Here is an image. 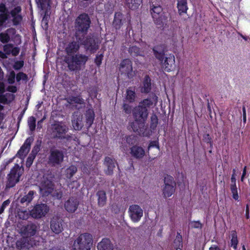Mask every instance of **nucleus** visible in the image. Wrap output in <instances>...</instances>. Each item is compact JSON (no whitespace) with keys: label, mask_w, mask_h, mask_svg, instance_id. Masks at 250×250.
<instances>
[{"label":"nucleus","mask_w":250,"mask_h":250,"mask_svg":"<svg viewBox=\"0 0 250 250\" xmlns=\"http://www.w3.org/2000/svg\"><path fill=\"white\" fill-rule=\"evenodd\" d=\"M7 101L6 96L3 94H0V103L2 104H5Z\"/></svg>","instance_id":"63"},{"label":"nucleus","mask_w":250,"mask_h":250,"mask_svg":"<svg viewBox=\"0 0 250 250\" xmlns=\"http://www.w3.org/2000/svg\"><path fill=\"white\" fill-rule=\"evenodd\" d=\"M165 71L169 72L173 71L175 67V60L174 55L170 54L166 57L161 62Z\"/></svg>","instance_id":"16"},{"label":"nucleus","mask_w":250,"mask_h":250,"mask_svg":"<svg viewBox=\"0 0 250 250\" xmlns=\"http://www.w3.org/2000/svg\"><path fill=\"white\" fill-rule=\"evenodd\" d=\"M7 90L12 93H16L17 91V88L15 85H9L7 87Z\"/></svg>","instance_id":"61"},{"label":"nucleus","mask_w":250,"mask_h":250,"mask_svg":"<svg viewBox=\"0 0 250 250\" xmlns=\"http://www.w3.org/2000/svg\"><path fill=\"white\" fill-rule=\"evenodd\" d=\"M230 247L234 250H236L237 249L239 240L237 233L235 230H232L230 231Z\"/></svg>","instance_id":"34"},{"label":"nucleus","mask_w":250,"mask_h":250,"mask_svg":"<svg viewBox=\"0 0 250 250\" xmlns=\"http://www.w3.org/2000/svg\"><path fill=\"white\" fill-rule=\"evenodd\" d=\"M91 23L89 15L85 13L80 14L76 18L74 21L76 39L80 41L81 37H84L87 34Z\"/></svg>","instance_id":"3"},{"label":"nucleus","mask_w":250,"mask_h":250,"mask_svg":"<svg viewBox=\"0 0 250 250\" xmlns=\"http://www.w3.org/2000/svg\"><path fill=\"white\" fill-rule=\"evenodd\" d=\"M165 186L163 189V194L165 198L170 197L175 192L176 183L171 175L167 174L164 179Z\"/></svg>","instance_id":"9"},{"label":"nucleus","mask_w":250,"mask_h":250,"mask_svg":"<svg viewBox=\"0 0 250 250\" xmlns=\"http://www.w3.org/2000/svg\"><path fill=\"white\" fill-rule=\"evenodd\" d=\"M21 11V6H17L15 7L14 9L11 10L10 14L12 17H15L17 15H21L20 13Z\"/></svg>","instance_id":"54"},{"label":"nucleus","mask_w":250,"mask_h":250,"mask_svg":"<svg viewBox=\"0 0 250 250\" xmlns=\"http://www.w3.org/2000/svg\"><path fill=\"white\" fill-rule=\"evenodd\" d=\"M0 20L4 23L9 18V13L5 4L3 3H0Z\"/></svg>","instance_id":"33"},{"label":"nucleus","mask_w":250,"mask_h":250,"mask_svg":"<svg viewBox=\"0 0 250 250\" xmlns=\"http://www.w3.org/2000/svg\"><path fill=\"white\" fill-rule=\"evenodd\" d=\"M130 124V126L135 132L141 134L144 133V127L146 122H140L136 119Z\"/></svg>","instance_id":"25"},{"label":"nucleus","mask_w":250,"mask_h":250,"mask_svg":"<svg viewBox=\"0 0 250 250\" xmlns=\"http://www.w3.org/2000/svg\"><path fill=\"white\" fill-rule=\"evenodd\" d=\"M115 160L109 157L106 156L104 158V165L107 167L105 170V173L107 175H112L113 170L115 167Z\"/></svg>","instance_id":"22"},{"label":"nucleus","mask_w":250,"mask_h":250,"mask_svg":"<svg viewBox=\"0 0 250 250\" xmlns=\"http://www.w3.org/2000/svg\"><path fill=\"white\" fill-rule=\"evenodd\" d=\"M16 74L15 72L12 70L7 77V82L9 84H13L15 82L16 79Z\"/></svg>","instance_id":"52"},{"label":"nucleus","mask_w":250,"mask_h":250,"mask_svg":"<svg viewBox=\"0 0 250 250\" xmlns=\"http://www.w3.org/2000/svg\"><path fill=\"white\" fill-rule=\"evenodd\" d=\"M13 47L12 44H7L4 45L3 50L7 54H9L11 51V48Z\"/></svg>","instance_id":"60"},{"label":"nucleus","mask_w":250,"mask_h":250,"mask_svg":"<svg viewBox=\"0 0 250 250\" xmlns=\"http://www.w3.org/2000/svg\"><path fill=\"white\" fill-rule=\"evenodd\" d=\"M12 22L14 25L17 26L20 24L22 20L21 15H17L15 17H12Z\"/></svg>","instance_id":"55"},{"label":"nucleus","mask_w":250,"mask_h":250,"mask_svg":"<svg viewBox=\"0 0 250 250\" xmlns=\"http://www.w3.org/2000/svg\"><path fill=\"white\" fill-rule=\"evenodd\" d=\"M86 126L89 128L93 123L95 115L92 111H88L86 112Z\"/></svg>","instance_id":"39"},{"label":"nucleus","mask_w":250,"mask_h":250,"mask_svg":"<svg viewBox=\"0 0 250 250\" xmlns=\"http://www.w3.org/2000/svg\"><path fill=\"white\" fill-rule=\"evenodd\" d=\"M153 147H156L158 149H159L160 147H159V143L158 141H150L149 144L148 146V150H149L150 149V148Z\"/></svg>","instance_id":"58"},{"label":"nucleus","mask_w":250,"mask_h":250,"mask_svg":"<svg viewBox=\"0 0 250 250\" xmlns=\"http://www.w3.org/2000/svg\"><path fill=\"white\" fill-rule=\"evenodd\" d=\"M177 8L179 15L187 14L188 9L187 0H177Z\"/></svg>","instance_id":"31"},{"label":"nucleus","mask_w":250,"mask_h":250,"mask_svg":"<svg viewBox=\"0 0 250 250\" xmlns=\"http://www.w3.org/2000/svg\"><path fill=\"white\" fill-rule=\"evenodd\" d=\"M70 103H74L78 104H83L84 103L83 99L80 96H72L70 98Z\"/></svg>","instance_id":"49"},{"label":"nucleus","mask_w":250,"mask_h":250,"mask_svg":"<svg viewBox=\"0 0 250 250\" xmlns=\"http://www.w3.org/2000/svg\"><path fill=\"white\" fill-rule=\"evenodd\" d=\"M16 79L18 83L21 81H23L26 83L28 81V77L27 75L25 73L22 72H20L16 74Z\"/></svg>","instance_id":"43"},{"label":"nucleus","mask_w":250,"mask_h":250,"mask_svg":"<svg viewBox=\"0 0 250 250\" xmlns=\"http://www.w3.org/2000/svg\"><path fill=\"white\" fill-rule=\"evenodd\" d=\"M28 238L23 236L19 239L16 243V247L18 249L23 250L26 248L28 245Z\"/></svg>","instance_id":"36"},{"label":"nucleus","mask_w":250,"mask_h":250,"mask_svg":"<svg viewBox=\"0 0 250 250\" xmlns=\"http://www.w3.org/2000/svg\"><path fill=\"white\" fill-rule=\"evenodd\" d=\"M77 167L74 165H71L65 170V175L67 179H71L77 171Z\"/></svg>","instance_id":"41"},{"label":"nucleus","mask_w":250,"mask_h":250,"mask_svg":"<svg viewBox=\"0 0 250 250\" xmlns=\"http://www.w3.org/2000/svg\"><path fill=\"white\" fill-rule=\"evenodd\" d=\"M10 203V200L9 199H7L2 203L1 207H0V215L4 212L5 208L9 205Z\"/></svg>","instance_id":"57"},{"label":"nucleus","mask_w":250,"mask_h":250,"mask_svg":"<svg viewBox=\"0 0 250 250\" xmlns=\"http://www.w3.org/2000/svg\"><path fill=\"white\" fill-rule=\"evenodd\" d=\"M231 184H236V179L235 177V169H233V173L231 175Z\"/></svg>","instance_id":"62"},{"label":"nucleus","mask_w":250,"mask_h":250,"mask_svg":"<svg viewBox=\"0 0 250 250\" xmlns=\"http://www.w3.org/2000/svg\"><path fill=\"white\" fill-rule=\"evenodd\" d=\"M36 122V118L34 116H31L28 119V125L31 131H33L35 130Z\"/></svg>","instance_id":"45"},{"label":"nucleus","mask_w":250,"mask_h":250,"mask_svg":"<svg viewBox=\"0 0 250 250\" xmlns=\"http://www.w3.org/2000/svg\"><path fill=\"white\" fill-rule=\"evenodd\" d=\"M38 226L35 223L29 222L27 225H23L20 229L21 235L26 238H30L35 236L38 229Z\"/></svg>","instance_id":"12"},{"label":"nucleus","mask_w":250,"mask_h":250,"mask_svg":"<svg viewBox=\"0 0 250 250\" xmlns=\"http://www.w3.org/2000/svg\"><path fill=\"white\" fill-rule=\"evenodd\" d=\"M67 126L62 123L55 124L52 129V134L54 138L60 139L71 140V136L66 134L68 131Z\"/></svg>","instance_id":"8"},{"label":"nucleus","mask_w":250,"mask_h":250,"mask_svg":"<svg viewBox=\"0 0 250 250\" xmlns=\"http://www.w3.org/2000/svg\"><path fill=\"white\" fill-rule=\"evenodd\" d=\"M24 65V62L23 61H16L14 65L13 68L16 70H20Z\"/></svg>","instance_id":"56"},{"label":"nucleus","mask_w":250,"mask_h":250,"mask_svg":"<svg viewBox=\"0 0 250 250\" xmlns=\"http://www.w3.org/2000/svg\"><path fill=\"white\" fill-rule=\"evenodd\" d=\"M82 116L74 114L72 118V124L74 129L80 130L83 127Z\"/></svg>","instance_id":"30"},{"label":"nucleus","mask_w":250,"mask_h":250,"mask_svg":"<svg viewBox=\"0 0 250 250\" xmlns=\"http://www.w3.org/2000/svg\"><path fill=\"white\" fill-rule=\"evenodd\" d=\"M38 7L42 10H44L48 6H50L51 0H35Z\"/></svg>","instance_id":"42"},{"label":"nucleus","mask_w":250,"mask_h":250,"mask_svg":"<svg viewBox=\"0 0 250 250\" xmlns=\"http://www.w3.org/2000/svg\"><path fill=\"white\" fill-rule=\"evenodd\" d=\"M203 141L209 144L210 147L212 148L213 147V142L211 137L208 133H205L203 136Z\"/></svg>","instance_id":"47"},{"label":"nucleus","mask_w":250,"mask_h":250,"mask_svg":"<svg viewBox=\"0 0 250 250\" xmlns=\"http://www.w3.org/2000/svg\"><path fill=\"white\" fill-rule=\"evenodd\" d=\"M123 109L125 113L128 115L130 114L132 111L133 112L132 106L125 102L123 104Z\"/></svg>","instance_id":"48"},{"label":"nucleus","mask_w":250,"mask_h":250,"mask_svg":"<svg viewBox=\"0 0 250 250\" xmlns=\"http://www.w3.org/2000/svg\"><path fill=\"white\" fill-rule=\"evenodd\" d=\"M137 95L135 93V88L130 87L126 90L125 95V101L129 103H133L135 102Z\"/></svg>","instance_id":"28"},{"label":"nucleus","mask_w":250,"mask_h":250,"mask_svg":"<svg viewBox=\"0 0 250 250\" xmlns=\"http://www.w3.org/2000/svg\"><path fill=\"white\" fill-rule=\"evenodd\" d=\"M49 210V207L46 204H37L31 210L30 214L34 218L40 219L45 216Z\"/></svg>","instance_id":"10"},{"label":"nucleus","mask_w":250,"mask_h":250,"mask_svg":"<svg viewBox=\"0 0 250 250\" xmlns=\"http://www.w3.org/2000/svg\"><path fill=\"white\" fill-rule=\"evenodd\" d=\"M152 51L155 57L161 62L164 59L165 52L167 51V46L165 44H160L154 46Z\"/></svg>","instance_id":"19"},{"label":"nucleus","mask_w":250,"mask_h":250,"mask_svg":"<svg viewBox=\"0 0 250 250\" xmlns=\"http://www.w3.org/2000/svg\"><path fill=\"white\" fill-rule=\"evenodd\" d=\"M161 6L153 5L151 9V13L155 23L159 28L164 27L168 22L167 14L163 11Z\"/></svg>","instance_id":"5"},{"label":"nucleus","mask_w":250,"mask_h":250,"mask_svg":"<svg viewBox=\"0 0 250 250\" xmlns=\"http://www.w3.org/2000/svg\"><path fill=\"white\" fill-rule=\"evenodd\" d=\"M140 91L142 94H149L152 90L151 79L148 75L145 76L140 86Z\"/></svg>","instance_id":"21"},{"label":"nucleus","mask_w":250,"mask_h":250,"mask_svg":"<svg viewBox=\"0 0 250 250\" xmlns=\"http://www.w3.org/2000/svg\"><path fill=\"white\" fill-rule=\"evenodd\" d=\"M65 151L56 148L55 146L50 147L48 157V164L51 167L60 166L63 162Z\"/></svg>","instance_id":"6"},{"label":"nucleus","mask_w":250,"mask_h":250,"mask_svg":"<svg viewBox=\"0 0 250 250\" xmlns=\"http://www.w3.org/2000/svg\"><path fill=\"white\" fill-rule=\"evenodd\" d=\"M34 141L33 137H28L16 154V157L23 159L29 153L32 143Z\"/></svg>","instance_id":"14"},{"label":"nucleus","mask_w":250,"mask_h":250,"mask_svg":"<svg viewBox=\"0 0 250 250\" xmlns=\"http://www.w3.org/2000/svg\"><path fill=\"white\" fill-rule=\"evenodd\" d=\"M36 157V156H35L31 153L29 154V156H28V157L26 159V166L27 167L29 168L32 166Z\"/></svg>","instance_id":"51"},{"label":"nucleus","mask_w":250,"mask_h":250,"mask_svg":"<svg viewBox=\"0 0 250 250\" xmlns=\"http://www.w3.org/2000/svg\"><path fill=\"white\" fill-rule=\"evenodd\" d=\"M129 217L133 222H138L143 215V210L138 205H132L128 209Z\"/></svg>","instance_id":"15"},{"label":"nucleus","mask_w":250,"mask_h":250,"mask_svg":"<svg viewBox=\"0 0 250 250\" xmlns=\"http://www.w3.org/2000/svg\"><path fill=\"white\" fill-rule=\"evenodd\" d=\"M22 175L20 166L16 164L11 168L10 173L7 175V181L6 184V188L14 187L19 182L20 177Z\"/></svg>","instance_id":"7"},{"label":"nucleus","mask_w":250,"mask_h":250,"mask_svg":"<svg viewBox=\"0 0 250 250\" xmlns=\"http://www.w3.org/2000/svg\"><path fill=\"white\" fill-rule=\"evenodd\" d=\"M158 102V97L154 92H151L146 98L144 99L133 109L134 119L140 122H146L149 114V108L155 106Z\"/></svg>","instance_id":"2"},{"label":"nucleus","mask_w":250,"mask_h":250,"mask_svg":"<svg viewBox=\"0 0 250 250\" xmlns=\"http://www.w3.org/2000/svg\"><path fill=\"white\" fill-rule=\"evenodd\" d=\"M79 204V201L76 197H70L65 202L64 207L68 212L74 213L77 210Z\"/></svg>","instance_id":"20"},{"label":"nucleus","mask_w":250,"mask_h":250,"mask_svg":"<svg viewBox=\"0 0 250 250\" xmlns=\"http://www.w3.org/2000/svg\"><path fill=\"white\" fill-rule=\"evenodd\" d=\"M98 250H113L114 245L109 238L102 239L97 245Z\"/></svg>","instance_id":"23"},{"label":"nucleus","mask_w":250,"mask_h":250,"mask_svg":"<svg viewBox=\"0 0 250 250\" xmlns=\"http://www.w3.org/2000/svg\"><path fill=\"white\" fill-rule=\"evenodd\" d=\"M159 123V119L155 113H152L150 116V128L154 131L156 129Z\"/></svg>","instance_id":"40"},{"label":"nucleus","mask_w":250,"mask_h":250,"mask_svg":"<svg viewBox=\"0 0 250 250\" xmlns=\"http://www.w3.org/2000/svg\"><path fill=\"white\" fill-rule=\"evenodd\" d=\"M84 37H82L81 44L83 45L85 48L89 50L91 53H94L99 47V42L97 39L93 36H87L84 40Z\"/></svg>","instance_id":"11"},{"label":"nucleus","mask_w":250,"mask_h":250,"mask_svg":"<svg viewBox=\"0 0 250 250\" xmlns=\"http://www.w3.org/2000/svg\"><path fill=\"white\" fill-rule=\"evenodd\" d=\"M41 141H37L35 146L33 147L32 151L30 153L37 156L39 152L41 150Z\"/></svg>","instance_id":"46"},{"label":"nucleus","mask_w":250,"mask_h":250,"mask_svg":"<svg viewBox=\"0 0 250 250\" xmlns=\"http://www.w3.org/2000/svg\"><path fill=\"white\" fill-rule=\"evenodd\" d=\"M128 51L131 57L133 58L138 56H144V51L136 45L130 46L128 48Z\"/></svg>","instance_id":"32"},{"label":"nucleus","mask_w":250,"mask_h":250,"mask_svg":"<svg viewBox=\"0 0 250 250\" xmlns=\"http://www.w3.org/2000/svg\"><path fill=\"white\" fill-rule=\"evenodd\" d=\"M97 197V204L99 207H103L106 204L107 201V196L106 192L103 189L99 190L96 194Z\"/></svg>","instance_id":"27"},{"label":"nucleus","mask_w":250,"mask_h":250,"mask_svg":"<svg viewBox=\"0 0 250 250\" xmlns=\"http://www.w3.org/2000/svg\"><path fill=\"white\" fill-rule=\"evenodd\" d=\"M191 226L192 228H196V229L202 228V224L201 223V222L199 221H193L191 223Z\"/></svg>","instance_id":"59"},{"label":"nucleus","mask_w":250,"mask_h":250,"mask_svg":"<svg viewBox=\"0 0 250 250\" xmlns=\"http://www.w3.org/2000/svg\"><path fill=\"white\" fill-rule=\"evenodd\" d=\"M141 2V0H125V4L131 10L137 9Z\"/></svg>","instance_id":"37"},{"label":"nucleus","mask_w":250,"mask_h":250,"mask_svg":"<svg viewBox=\"0 0 250 250\" xmlns=\"http://www.w3.org/2000/svg\"><path fill=\"white\" fill-rule=\"evenodd\" d=\"M63 220L58 216L53 217L50 221V229L52 232L55 234H59L63 230Z\"/></svg>","instance_id":"18"},{"label":"nucleus","mask_w":250,"mask_h":250,"mask_svg":"<svg viewBox=\"0 0 250 250\" xmlns=\"http://www.w3.org/2000/svg\"><path fill=\"white\" fill-rule=\"evenodd\" d=\"M92 244V235L89 233H83L74 241L73 250H90Z\"/></svg>","instance_id":"4"},{"label":"nucleus","mask_w":250,"mask_h":250,"mask_svg":"<svg viewBox=\"0 0 250 250\" xmlns=\"http://www.w3.org/2000/svg\"><path fill=\"white\" fill-rule=\"evenodd\" d=\"M48 14L47 10L44 11V14L42 21V24L43 25L44 27L47 29L48 28Z\"/></svg>","instance_id":"53"},{"label":"nucleus","mask_w":250,"mask_h":250,"mask_svg":"<svg viewBox=\"0 0 250 250\" xmlns=\"http://www.w3.org/2000/svg\"><path fill=\"white\" fill-rule=\"evenodd\" d=\"M30 215L31 214L29 213V211L26 210H19L18 212V217L22 220L28 219Z\"/></svg>","instance_id":"44"},{"label":"nucleus","mask_w":250,"mask_h":250,"mask_svg":"<svg viewBox=\"0 0 250 250\" xmlns=\"http://www.w3.org/2000/svg\"><path fill=\"white\" fill-rule=\"evenodd\" d=\"M174 248L176 250H182L183 247L182 236L180 233L177 232V235L174 240Z\"/></svg>","instance_id":"38"},{"label":"nucleus","mask_w":250,"mask_h":250,"mask_svg":"<svg viewBox=\"0 0 250 250\" xmlns=\"http://www.w3.org/2000/svg\"><path fill=\"white\" fill-rule=\"evenodd\" d=\"M209 250H221V249L216 245H212L209 248Z\"/></svg>","instance_id":"64"},{"label":"nucleus","mask_w":250,"mask_h":250,"mask_svg":"<svg viewBox=\"0 0 250 250\" xmlns=\"http://www.w3.org/2000/svg\"><path fill=\"white\" fill-rule=\"evenodd\" d=\"M103 58V53H101L100 54H97L96 55V57L94 59V62L98 67L100 66L101 65Z\"/></svg>","instance_id":"50"},{"label":"nucleus","mask_w":250,"mask_h":250,"mask_svg":"<svg viewBox=\"0 0 250 250\" xmlns=\"http://www.w3.org/2000/svg\"><path fill=\"white\" fill-rule=\"evenodd\" d=\"M16 31L15 28H10L5 32L0 33V42L2 43H8L10 40V37L9 34L13 35L16 34Z\"/></svg>","instance_id":"26"},{"label":"nucleus","mask_w":250,"mask_h":250,"mask_svg":"<svg viewBox=\"0 0 250 250\" xmlns=\"http://www.w3.org/2000/svg\"><path fill=\"white\" fill-rule=\"evenodd\" d=\"M36 194V192L34 190H30L27 194H25L21 199V204L26 203V205L30 203L34 197V195Z\"/></svg>","instance_id":"35"},{"label":"nucleus","mask_w":250,"mask_h":250,"mask_svg":"<svg viewBox=\"0 0 250 250\" xmlns=\"http://www.w3.org/2000/svg\"><path fill=\"white\" fill-rule=\"evenodd\" d=\"M130 154L136 159H141L144 156L145 151L141 146L135 145L131 147Z\"/></svg>","instance_id":"24"},{"label":"nucleus","mask_w":250,"mask_h":250,"mask_svg":"<svg viewBox=\"0 0 250 250\" xmlns=\"http://www.w3.org/2000/svg\"><path fill=\"white\" fill-rule=\"evenodd\" d=\"M82 37L80 41L76 39V41H71L65 48L66 55L64 56L63 61L71 71H79L83 69L88 60V57L86 55L77 53L82 45Z\"/></svg>","instance_id":"1"},{"label":"nucleus","mask_w":250,"mask_h":250,"mask_svg":"<svg viewBox=\"0 0 250 250\" xmlns=\"http://www.w3.org/2000/svg\"><path fill=\"white\" fill-rule=\"evenodd\" d=\"M123 14L121 12H115L112 25L116 30H119L123 24Z\"/></svg>","instance_id":"29"},{"label":"nucleus","mask_w":250,"mask_h":250,"mask_svg":"<svg viewBox=\"0 0 250 250\" xmlns=\"http://www.w3.org/2000/svg\"><path fill=\"white\" fill-rule=\"evenodd\" d=\"M53 182L47 178H44L41 183L40 190L43 196H48L54 189Z\"/></svg>","instance_id":"17"},{"label":"nucleus","mask_w":250,"mask_h":250,"mask_svg":"<svg viewBox=\"0 0 250 250\" xmlns=\"http://www.w3.org/2000/svg\"><path fill=\"white\" fill-rule=\"evenodd\" d=\"M119 71L121 75L124 74L127 78H130L132 76V62L129 59L123 60L119 67Z\"/></svg>","instance_id":"13"}]
</instances>
